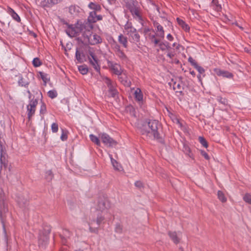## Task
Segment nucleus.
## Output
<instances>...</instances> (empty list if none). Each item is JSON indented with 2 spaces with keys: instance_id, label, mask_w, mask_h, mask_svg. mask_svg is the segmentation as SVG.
<instances>
[{
  "instance_id": "6ab92c4d",
  "label": "nucleus",
  "mask_w": 251,
  "mask_h": 251,
  "mask_svg": "<svg viewBox=\"0 0 251 251\" xmlns=\"http://www.w3.org/2000/svg\"><path fill=\"white\" fill-rule=\"evenodd\" d=\"M176 21L178 25L186 32H189L190 30L189 26L182 20L179 18H176Z\"/></svg>"
},
{
  "instance_id": "ddd939ff",
  "label": "nucleus",
  "mask_w": 251,
  "mask_h": 251,
  "mask_svg": "<svg viewBox=\"0 0 251 251\" xmlns=\"http://www.w3.org/2000/svg\"><path fill=\"white\" fill-rule=\"evenodd\" d=\"M134 98L139 105L143 103V94L141 89L137 88L134 93Z\"/></svg>"
},
{
  "instance_id": "a19ab883",
  "label": "nucleus",
  "mask_w": 251,
  "mask_h": 251,
  "mask_svg": "<svg viewBox=\"0 0 251 251\" xmlns=\"http://www.w3.org/2000/svg\"><path fill=\"white\" fill-rule=\"evenodd\" d=\"M217 100L220 103H221V104H222L224 105H226L228 104V100L225 98H222L221 96H218L217 98Z\"/></svg>"
},
{
  "instance_id": "4d7b16f0",
  "label": "nucleus",
  "mask_w": 251,
  "mask_h": 251,
  "mask_svg": "<svg viewBox=\"0 0 251 251\" xmlns=\"http://www.w3.org/2000/svg\"><path fill=\"white\" fill-rule=\"evenodd\" d=\"M175 53L174 51H173L172 50H168L167 56L168 57H169L170 58H173L175 56Z\"/></svg>"
},
{
  "instance_id": "09e8293b",
  "label": "nucleus",
  "mask_w": 251,
  "mask_h": 251,
  "mask_svg": "<svg viewBox=\"0 0 251 251\" xmlns=\"http://www.w3.org/2000/svg\"><path fill=\"white\" fill-rule=\"evenodd\" d=\"M243 200L246 202L251 204V195L250 194H246L243 197Z\"/></svg>"
},
{
  "instance_id": "49530a36",
  "label": "nucleus",
  "mask_w": 251,
  "mask_h": 251,
  "mask_svg": "<svg viewBox=\"0 0 251 251\" xmlns=\"http://www.w3.org/2000/svg\"><path fill=\"white\" fill-rule=\"evenodd\" d=\"M112 46L115 53L121 50L120 45L115 41H114L113 43L112 44Z\"/></svg>"
},
{
  "instance_id": "052dcab7",
  "label": "nucleus",
  "mask_w": 251,
  "mask_h": 251,
  "mask_svg": "<svg viewBox=\"0 0 251 251\" xmlns=\"http://www.w3.org/2000/svg\"><path fill=\"white\" fill-rule=\"evenodd\" d=\"M95 55V53L93 51L89 50L88 54V60H89V59H91V57H93Z\"/></svg>"
},
{
  "instance_id": "bb28decb",
  "label": "nucleus",
  "mask_w": 251,
  "mask_h": 251,
  "mask_svg": "<svg viewBox=\"0 0 251 251\" xmlns=\"http://www.w3.org/2000/svg\"><path fill=\"white\" fill-rule=\"evenodd\" d=\"M39 74L41 79L44 82V85H46L47 83L50 80V78L49 75L43 72H39Z\"/></svg>"
},
{
  "instance_id": "f257e3e1",
  "label": "nucleus",
  "mask_w": 251,
  "mask_h": 251,
  "mask_svg": "<svg viewBox=\"0 0 251 251\" xmlns=\"http://www.w3.org/2000/svg\"><path fill=\"white\" fill-rule=\"evenodd\" d=\"M111 203L108 200L104 197H99L96 206V221L98 226L104 223L105 216L108 214Z\"/></svg>"
},
{
  "instance_id": "bf43d9fd",
  "label": "nucleus",
  "mask_w": 251,
  "mask_h": 251,
  "mask_svg": "<svg viewBox=\"0 0 251 251\" xmlns=\"http://www.w3.org/2000/svg\"><path fill=\"white\" fill-rule=\"evenodd\" d=\"M135 186L138 188L143 187V183L141 181H136L135 182Z\"/></svg>"
},
{
  "instance_id": "473e14b6",
  "label": "nucleus",
  "mask_w": 251,
  "mask_h": 251,
  "mask_svg": "<svg viewBox=\"0 0 251 251\" xmlns=\"http://www.w3.org/2000/svg\"><path fill=\"white\" fill-rule=\"evenodd\" d=\"M6 154L0 155V168L1 169L2 167H6L7 166V160L6 159Z\"/></svg>"
},
{
  "instance_id": "6e6552de",
  "label": "nucleus",
  "mask_w": 251,
  "mask_h": 251,
  "mask_svg": "<svg viewBox=\"0 0 251 251\" xmlns=\"http://www.w3.org/2000/svg\"><path fill=\"white\" fill-rule=\"evenodd\" d=\"M38 101L36 99H32L29 100V104L27 105V114L29 119L34 115Z\"/></svg>"
},
{
  "instance_id": "393cba45",
  "label": "nucleus",
  "mask_w": 251,
  "mask_h": 251,
  "mask_svg": "<svg viewBox=\"0 0 251 251\" xmlns=\"http://www.w3.org/2000/svg\"><path fill=\"white\" fill-rule=\"evenodd\" d=\"M89 62L90 64L93 66V67L94 68L96 72L100 73V67L99 64L98 60H92V59H89Z\"/></svg>"
},
{
  "instance_id": "f8f14e48",
  "label": "nucleus",
  "mask_w": 251,
  "mask_h": 251,
  "mask_svg": "<svg viewBox=\"0 0 251 251\" xmlns=\"http://www.w3.org/2000/svg\"><path fill=\"white\" fill-rule=\"evenodd\" d=\"M49 237L47 235L40 233L38 238V244L40 248H45L48 244Z\"/></svg>"
},
{
  "instance_id": "2eb2a0df",
  "label": "nucleus",
  "mask_w": 251,
  "mask_h": 251,
  "mask_svg": "<svg viewBox=\"0 0 251 251\" xmlns=\"http://www.w3.org/2000/svg\"><path fill=\"white\" fill-rule=\"evenodd\" d=\"M147 38L149 40L151 43L153 44L154 46L157 45L161 40L157 37V34L156 33H154V34L150 33L148 34Z\"/></svg>"
},
{
  "instance_id": "6e6d98bb",
  "label": "nucleus",
  "mask_w": 251,
  "mask_h": 251,
  "mask_svg": "<svg viewBox=\"0 0 251 251\" xmlns=\"http://www.w3.org/2000/svg\"><path fill=\"white\" fill-rule=\"evenodd\" d=\"M188 62H190L191 64L193 66H194V68L195 67V66L198 65V64L196 62V61L192 57H189L188 58Z\"/></svg>"
},
{
  "instance_id": "7c9ffc66",
  "label": "nucleus",
  "mask_w": 251,
  "mask_h": 251,
  "mask_svg": "<svg viewBox=\"0 0 251 251\" xmlns=\"http://www.w3.org/2000/svg\"><path fill=\"white\" fill-rule=\"evenodd\" d=\"M88 7L90 9H93L95 11H100L101 10V6H100V5H99V4L94 3L93 2H91L89 4Z\"/></svg>"
},
{
  "instance_id": "7ed1b4c3",
  "label": "nucleus",
  "mask_w": 251,
  "mask_h": 251,
  "mask_svg": "<svg viewBox=\"0 0 251 251\" xmlns=\"http://www.w3.org/2000/svg\"><path fill=\"white\" fill-rule=\"evenodd\" d=\"M92 26L89 23H84L77 22L75 25H68L66 29V33L71 37H76L82 33L84 37H85L87 32L90 33L92 30Z\"/></svg>"
},
{
  "instance_id": "39448f33",
  "label": "nucleus",
  "mask_w": 251,
  "mask_h": 251,
  "mask_svg": "<svg viewBox=\"0 0 251 251\" xmlns=\"http://www.w3.org/2000/svg\"><path fill=\"white\" fill-rule=\"evenodd\" d=\"M107 64L110 71L112 73L117 75H121L123 70L120 64L108 60L107 61Z\"/></svg>"
},
{
  "instance_id": "c85d7f7f",
  "label": "nucleus",
  "mask_w": 251,
  "mask_h": 251,
  "mask_svg": "<svg viewBox=\"0 0 251 251\" xmlns=\"http://www.w3.org/2000/svg\"><path fill=\"white\" fill-rule=\"evenodd\" d=\"M41 105L40 108V114L43 117L47 112V107L45 103L41 100Z\"/></svg>"
},
{
  "instance_id": "a18cd8bd",
  "label": "nucleus",
  "mask_w": 251,
  "mask_h": 251,
  "mask_svg": "<svg viewBox=\"0 0 251 251\" xmlns=\"http://www.w3.org/2000/svg\"><path fill=\"white\" fill-rule=\"evenodd\" d=\"M48 95L50 98L54 99L57 96V93L55 90H50L48 92Z\"/></svg>"
},
{
  "instance_id": "338daca9",
  "label": "nucleus",
  "mask_w": 251,
  "mask_h": 251,
  "mask_svg": "<svg viewBox=\"0 0 251 251\" xmlns=\"http://www.w3.org/2000/svg\"><path fill=\"white\" fill-rule=\"evenodd\" d=\"M190 74L192 75L194 77H195L196 75L195 72L194 71L191 70V69L190 70Z\"/></svg>"
},
{
  "instance_id": "e433bc0d",
  "label": "nucleus",
  "mask_w": 251,
  "mask_h": 251,
  "mask_svg": "<svg viewBox=\"0 0 251 251\" xmlns=\"http://www.w3.org/2000/svg\"><path fill=\"white\" fill-rule=\"evenodd\" d=\"M78 69L79 72L82 75H83L87 74L88 72V69L86 65H80V66H78Z\"/></svg>"
},
{
  "instance_id": "8fccbe9b",
  "label": "nucleus",
  "mask_w": 251,
  "mask_h": 251,
  "mask_svg": "<svg viewBox=\"0 0 251 251\" xmlns=\"http://www.w3.org/2000/svg\"><path fill=\"white\" fill-rule=\"evenodd\" d=\"M18 201L20 206L21 207H25L26 206L28 203V201L26 199L24 201L19 200Z\"/></svg>"
},
{
  "instance_id": "de8ad7c7",
  "label": "nucleus",
  "mask_w": 251,
  "mask_h": 251,
  "mask_svg": "<svg viewBox=\"0 0 251 251\" xmlns=\"http://www.w3.org/2000/svg\"><path fill=\"white\" fill-rule=\"evenodd\" d=\"M123 231V226L120 223H117L115 225V231L118 233H121Z\"/></svg>"
},
{
  "instance_id": "aec40b11",
  "label": "nucleus",
  "mask_w": 251,
  "mask_h": 251,
  "mask_svg": "<svg viewBox=\"0 0 251 251\" xmlns=\"http://www.w3.org/2000/svg\"><path fill=\"white\" fill-rule=\"evenodd\" d=\"M168 235L175 244H177L180 242V239L177 236L176 231H169Z\"/></svg>"
},
{
  "instance_id": "20e7f679",
  "label": "nucleus",
  "mask_w": 251,
  "mask_h": 251,
  "mask_svg": "<svg viewBox=\"0 0 251 251\" xmlns=\"http://www.w3.org/2000/svg\"><path fill=\"white\" fill-rule=\"evenodd\" d=\"M124 28L131 42L135 43L140 42V36L131 22L127 21L125 25Z\"/></svg>"
},
{
  "instance_id": "603ef678",
  "label": "nucleus",
  "mask_w": 251,
  "mask_h": 251,
  "mask_svg": "<svg viewBox=\"0 0 251 251\" xmlns=\"http://www.w3.org/2000/svg\"><path fill=\"white\" fill-rule=\"evenodd\" d=\"M103 81L104 83L107 85L108 87H110L114 84L112 82L111 80L107 77H105L103 78Z\"/></svg>"
},
{
  "instance_id": "a211bd4d",
  "label": "nucleus",
  "mask_w": 251,
  "mask_h": 251,
  "mask_svg": "<svg viewBox=\"0 0 251 251\" xmlns=\"http://www.w3.org/2000/svg\"><path fill=\"white\" fill-rule=\"evenodd\" d=\"M96 12L95 11H91L89 13V15L87 18V22H85L84 23H89L90 25L93 28L92 24L96 23Z\"/></svg>"
},
{
  "instance_id": "5701e85b",
  "label": "nucleus",
  "mask_w": 251,
  "mask_h": 251,
  "mask_svg": "<svg viewBox=\"0 0 251 251\" xmlns=\"http://www.w3.org/2000/svg\"><path fill=\"white\" fill-rule=\"evenodd\" d=\"M118 42L125 48H127L128 41L126 37L124 36L122 34H120L118 36Z\"/></svg>"
},
{
  "instance_id": "4be33fe9",
  "label": "nucleus",
  "mask_w": 251,
  "mask_h": 251,
  "mask_svg": "<svg viewBox=\"0 0 251 251\" xmlns=\"http://www.w3.org/2000/svg\"><path fill=\"white\" fill-rule=\"evenodd\" d=\"M160 49L162 51H165L166 50H172V48L170 46V44L167 41L161 42H159L158 44Z\"/></svg>"
},
{
  "instance_id": "680f3d73",
  "label": "nucleus",
  "mask_w": 251,
  "mask_h": 251,
  "mask_svg": "<svg viewBox=\"0 0 251 251\" xmlns=\"http://www.w3.org/2000/svg\"><path fill=\"white\" fill-rule=\"evenodd\" d=\"M60 138L62 141H66L67 139V135L63 132Z\"/></svg>"
},
{
  "instance_id": "b1692460",
  "label": "nucleus",
  "mask_w": 251,
  "mask_h": 251,
  "mask_svg": "<svg viewBox=\"0 0 251 251\" xmlns=\"http://www.w3.org/2000/svg\"><path fill=\"white\" fill-rule=\"evenodd\" d=\"M182 151L186 155L193 159V154L188 145L185 143L183 144Z\"/></svg>"
},
{
  "instance_id": "c9c22d12",
  "label": "nucleus",
  "mask_w": 251,
  "mask_h": 251,
  "mask_svg": "<svg viewBox=\"0 0 251 251\" xmlns=\"http://www.w3.org/2000/svg\"><path fill=\"white\" fill-rule=\"evenodd\" d=\"M108 88L109 94L112 97H115L117 95L118 92L117 90L115 88L114 84H113L112 85L110 86Z\"/></svg>"
},
{
  "instance_id": "c756f323",
  "label": "nucleus",
  "mask_w": 251,
  "mask_h": 251,
  "mask_svg": "<svg viewBox=\"0 0 251 251\" xmlns=\"http://www.w3.org/2000/svg\"><path fill=\"white\" fill-rule=\"evenodd\" d=\"M94 222H96V219H95L91 220L89 222V231H90V232H91L92 233H95L98 234L99 232V228L98 227H93L91 226L93 225V223H94Z\"/></svg>"
},
{
  "instance_id": "864d4df0",
  "label": "nucleus",
  "mask_w": 251,
  "mask_h": 251,
  "mask_svg": "<svg viewBox=\"0 0 251 251\" xmlns=\"http://www.w3.org/2000/svg\"><path fill=\"white\" fill-rule=\"evenodd\" d=\"M181 85L176 82L174 83L173 86V88L175 90H176V92H181Z\"/></svg>"
},
{
  "instance_id": "412c9836",
  "label": "nucleus",
  "mask_w": 251,
  "mask_h": 251,
  "mask_svg": "<svg viewBox=\"0 0 251 251\" xmlns=\"http://www.w3.org/2000/svg\"><path fill=\"white\" fill-rule=\"evenodd\" d=\"M210 6L217 12H220L222 10V6L219 4L218 0H212Z\"/></svg>"
},
{
  "instance_id": "5fc2aeb1",
  "label": "nucleus",
  "mask_w": 251,
  "mask_h": 251,
  "mask_svg": "<svg viewBox=\"0 0 251 251\" xmlns=\"http://www.w3.org/2000/svg\"><path fill=\"white\" fill-rule=\"evenodd\" d=\"M195 68L197 70L200 74H204L205 70L202 67L198 65Z\"/></svg>"
},
{
  "instance_id": "774afa93",
  "label": "nucleus",
  "mask_w": 251,
  "mask_h": 251,
  "mask_svg": "<svg viewBox=\"0 0 251 251\" xmlns=\"http://www.w3.org/2000/svg\"><path fill=\"white\" fill-rule=\"evenodd\" d=\"M181 47V45L179 44H177L176 47H175L176 49L177 50H179L180 49V47Z\"/></svg>"
},
{
  "instance_id": "1a4fd4ad",
  "label": "nucleus",
  "mask_w": 251,
  "mask_h": 251,
  "mask_svg": "<svg viewBox=\"0 0 251 251\" xmlns=\"http://www.w3.org/2000/svg\"><path fill=\"white\" fill-rule=\"evenodd\" d=\"M130 11L133 18L143 25L144 20L140 8L136 6L132 7L130 8Z\"/></svg>"
},
{
  "instance_id": "f03ea898",
  "label": "nucleus",
  "mask_w": 251,
  "mask_h": 251,
  "mask_svg": "<svg viewBox=\"0 0 251 251\" xmlns=\"http://www.w3.org/2000/svg\"><path fill=\"white\" fill-rule=\"evenodd\" d=\"M159 126V122L157 120H147L143 125V128L141 130L142 134L146 135L149 137L153 136L154 139L160 143H163V139L160 136L158 131Z\"/></svg>"
},
{
  "instance_id": "423d86ee",
  "label": "nucleus",
  "mask_w": 251,
  "mask_h": 251,
  "mask_svg": "<svg viewBox=\"0 0 251 251\" xmlns=\"http://www.w3.org/2000/svg\"><path fill=\"white\" fill-rule=\"evenodd\" d=\"M85 41H87L89 44L92 45H94L101 43L102 42V39L101 37L96 34H92L91 30L90 31V33L87 32L84 37Z\"/></svg>"
},
{
  "instance_id": "3c124183",
  "label": "nucleus",
  "mask_w": 251,
  "mask_h": 251,
  "mask_svg": "<svg viewBox=\"0 0 251 251\" xmlns=\"http://www.w3.org/2000/svg\"><path fill=\"white\" fill-rule=\"evenodd\" d=\"M51 131L53 133H56L58 130V125L56 123H53L51 126Z\"/></svg>"
},
{
  "instance_id": "37998d69",
  "label": "nucleus",
  "mask_w": 251,
  "mask_h": 251,
  "mask_svg": "<svg viewBox=\"0 0 251 251\" xmlns=\"http://www.w3.org/2000/svg\"><path fill=\"white\" fill-rule=\"evenodd\" d=\"M199 141L204 147L206 148L208 147V145L207 142L204 137L200 136L199 137Z\"/></svg>"
},
{
  "instance_id": "69168bd1",
  "label": "nucleus",
  "mask_w": 251,
  "mask_h": 251,
  "mask_svg": "<svg viewBox=\"0 0 251 251\" xmlns=\"http://www.w3.org/2000/svg\"><path fill=\"white\" fill-rule=\"evenodd\" d=\"M151 29L149 28H146L144 29V32L145 34H147L148 32L150 31Z\"/></svg>"
},
{
  "instance_id": "ea45409f",
  "label": "nucleus",
  "mask_w": 251,
  "mask_h": 251,
  "mask_svg": "<svg viewBox=\"0 0 251 251\" xmlns=\"http://www.w3.org/2000/svg\"><path fill=\"white\" fill-rule=\"evenodd\" d=\"M45 178L48 181H50L53 178V174L51 170L47 171L46 172Z\"/></svg>"
},
{
  "instance_id": "a878e982",
  "label": "nucleus",
  "mask_w": 251,
  "mask_h": 251,
  "mask_svg": "<svg viewBox=\"0 0 251 251\" xmlns=\"http://www.w3.org/2000/svg\"><path fill=\"white\" fill-rule=\"evenodd\" d=\"M119 80L125 85L129 86L130 84V81L127 80V76L125 74L121 75H118Z\"/></svg>"
},
{
  "instance_id": "79ce46f5",
  "label": "nucleus",
  "mask_w": 251,
  "mask_h": 251,
  "mask_svg": "<svg viewBox=\"0 0 251 251\" xmlns=\"http://www.w3.org/2000/svg\"><path fill=\"white\" fill-rule=\"evenodd\" d=\"M32 64L35 67H38L42 65V62L39 58H34L32 61Z\"/></svg>"
},
{
  "instance_id": "f704fd0d",
  "label": "nucleus",
  "mask_w": 251,
  "mask_h": 251,
  "mask_svg": "<svg viewBox=\"0 0 251 251\" xmlns=\"http://www.w3.org/2000/svg\"><path fill=\"white\" fill-rule=\"evenodd\" d=\"M116 55L122 60L126 61L127 59V57L124 51L120 50L116 53Z\"/></svg>"
},
{
  "instance_id": "13d9d810",
  "label": "nucleus",
  "mask_w": 251,
  "mask_h": 251,
  "mask_svg": "<svg viewBox=\"0 0 251 251\" xmlns=\"http://www.w3.org/2000/svg\"><path fill=\"white\" fill-rule=\"evenodd\" d=\"M201 155L204 157V158L206 160L209 159V156L208 155V154L204 151H201Z\"/></svg>"
},
{
  "instance_id": "9d476101",
  "label": "nucleus",
  "mask_w": 251,
  "mask_h": 251,
  "mask_svg": "<svg viewBox=\"0 0 251 251\" xmlns=\"http://www.w3.org/2000/svg\"><path fill=\"white\" fill-rule=\"evenodd\" d=\"M152 24L156 28V31L157 34V37L160 39H163L165 37V31L163 27L156 20L153 19H151Z\"/></svg>"
},
{
  "instance_id": "0e129e2a",
  "label": "nucleus",
  "mask_w": 251,
  "mask_h": 251,
  "mask_svg": "<svg viewBox=\"0 0 251 251\" xmlns=\"http://www.w3.org/2000/svg\"><path fill=\"white\" fill-rule=\"evenodd\" d=\"M102 19V16L100 15H97L96 14V22H97L98 21H100Z\"/></svg>"
},
{
  "instance_id": "0eeeda50",
  "label": "nucleus",
  "mask_w": 251,
  "mask_h": 251,
  "mask_svg": "<svg viewBox=\"0 0 251 251\" xmlns=\"http://www.w3.org/2000/svg\"><path fill=\"white\" fill-rule=\"evenodd\" d=\"M99 138L102 141V142L107 147H111L115 146L117 143L110 136L105 133H101L99 134Z\"/></svg>"
},
{
  "instance_id": "2f4dec72",
  "label": "nucleus",
  "mask_w": 251,
  "mask_h": 251,
  "mask_svg": "<svg viewBox=\"0 0 251 251\" xmlns=\"http://www.w3.org/2000/svg\"><path fill=\"white\" fill-rule=\"evenodd\" d=\"M89 137H90L91 141L92 142L95 143L97 146H100V140L99 139V138H100L99 137H98L96 136H95V135L92 134H91L89 135Z\"/></svg>"
},
{
  "instance_id": "4468645a",
  "label": "nucleus",
  "mask_w": 251,
  "mask_h": 251,
  "mask_svg": "<svg viewBox=\"0 0 251 251\" xmlns=\"http://www.w3.org/2000/svg\"><path fill=\"white\" fill-rule=\"evenodd\" d=\"M62 0H44L41 2V5L44 8L51 7L53 5L60 2Z\"/></svg>"
},
{
  "instance_id": "9b49d317",
  "label": "nucleus",
  "mask_w": 251,
  "mask_h": 251,
  "mask_svg": "<svg viewBox=\"0 0 251 251\" xmlns=\"http://www.w3.org/2000/svg\"><path fill=\"white\" fill-rule=\"evenodd\" d=\"M214 72L216 74L219 76H223V77H226L227 78H233V75L232 73L227 71L221 70L220 69L216 68L214 70Z\"/></svg>"
},
{
  "instance_id": "cd10ccee",
  "label": "nucleus",
  "mask_w": 251,
  "mask_h": 251,
  "mask_svg": "<svg viewBox=\"0 0 251 251\" xmlns=\"http://www.w3.org/2000/svg\"><path fill=\"white\" fill-rule=\"evenodd\" d=\"M109 156L111 159V163L114 169L117 171H120L122 168L120 164L112 157V155H109Z\"/></svg>"
},
{
  "instance_id": "e2e57ef3",
  "label": "nucleus",
  "mask_w": 251,
  "mask_h": 251,
  "mask_svg": "<svg viewBox=\"0 0 251 251\" xmlns=\"http://www.w3.org/2000/svg\"><path fill=\"white\" fill-rule=\"evenodd\" d=\"M167 39L170 41H172L174 40V37L169 33L167 35Z\"/></svg>"
},
{
  "instance_id": "58836bf2",
  "label": "nucleus",
  "mask_w": 251,
  "mask_h": 251,
  "mask_svg": "<svg viewBox=\"0 0 251 251\" xmlns=\"http://www.w3.org/2000/svg\"><path fill=\"white\" fill-rule=\"evenodd\" d=\"M29 82L25 81L23 77H21L18 81V84L22 87H27L29 85Z\"/></svg>"
},
{
  "instance_id": "dca6fc26",
  "label": "nucleus",
  "mask_w": 251,
  "mask_h": 251,
  "mask_svg": "<svg viewBox=\"0 0 251 251\" xmlns=\"http://www.w3.org/2000/svg\"><path fill=\"white\" fill-rule=\"evenodd\" d=\"M72 235V233L67 229H64L63 230L62 234L60 235L62 243L64 245H66L67 240Z\"/></svg>"
},
{
  "instance_id": "72a5a7b5",
  "label": "nucleus",
  "mask_w": 251,
  "mask_h": 251,
  "mask_svg": "<svg viewBox=\"0 0 251 251\" xmlns=\"http://www.w3.org/2000/svg\"><path fill=\"white\" fill-rule=\"evenodd\" d=\"M69 11L72 15L76 14L79 12V7L76 5H71L69 7Z\"/></svg>"
},
{
  "instance_id": "c03bdc74",
  "label": "nucleus",
  "mask_w": 251,
  "mask_h": 251,
  "mask_svg": "<svg viewBox=\"0 0 251 251\" xmlns=\"http://www.w3.org/2000/svg\"><path fill=\"white\" fill-rule=\"evenodd\" d=\"M75 58L79 63H81L83 61V58L81 57V53L79 51L78 49H76L75 52Z\"/></svg>"
},
{
  "instance_id": "4c0bfd02",
  "label": "nucleus",
  "mask_w": 251,
  "mask_h": 251,
  "mask_svg": "<svg viewBox=\"0 0 251 251\" xmlns=\"http://www.w3.org/2000/svg\"><path fill=\"white\" fill-rule=\"evenodd\" d=\"M217 196L219 200L222 202H225L226 201V198L222 191H218L217 192Z\"/></svg>"
},
{
  "instance_id": "f3484780",
  "label": "nucleus",
  "mask_w": 251,
  "mask_h": 251,
  "mask_svg": "<svg viewBox=\"0 0 251 251\" xmlns=\"http://www.w3.org/2000/svg\"><path fill=\"white\" fill-rule=\"evenodd\" d=\"M6 11L12 17L13 20L19 23L21 22L20 17L12 8L10 7H7Z\"/></svg>"
}]
</instances>
